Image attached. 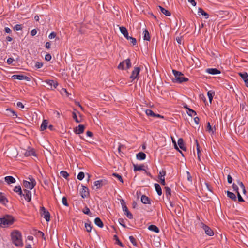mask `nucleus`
Masks as SVG:
<instances>
[{"label": "nucleus", "instance_id": "nucleus-1", "mask_svg": "<svg viewBox=\"0 0 248 248\" xmlns=\"http://www.w3.org/2000/svg\"><path fill=\"white\" fill-rule=\"evenodd\" d=\"M11 236L13 243L16 246L21 247L23 245L22 235L19 231L17 230L13 231L11 233Z\"/></svg>", "mask_w": 248, "mask_h": 248}, {"label": "nucleus", "instance_id": "nucleus-2", "mask_svg": "<svg viewBox=\"0 0 248 248\" xmlns=\"http://www.w3.org/2000/svg\"><path fill=\"white\" fill-rule=\"evenodd\" d=\"M14 219L12 216L6 215L2 218H0V226L5 227L6 226L11 225L14 222Z\"/></svg>", "mask_w": 248, "mask_h": 248}, {"label": "nucleus", "instance_id": "nucleus-3", "mask_svg": "<svg viewBox=\"0 0 248 248\" xmlns=\"http://www.w3.org/2000/svg\"><path fill=\"white\" fill-rule=\"evenodd\" d=\"M30 180L31 182L24 180L23 186L31 190L36 185V181L33 178H30Z\"/></svg>", "mask_w": 248, "mask_h": 248}, {"label": "nucleus", "instance_id": "nucleus-4", "mask_svg": "<svg viewBox=\"0 0 248 248\" xmlns=\"http://www.w3.org/2000/svg\"><path fill=\"white\" fill-rule=\"evenodd\" d=\"M40 212L41 216L45 218L47 222H48L50 220V213L48 211L46 210L44 206L40 207Z\"/></svg>", "mask_w": 248, "mask_h": 248}, {"label": "nucleus", "instance_id": "nucleus-5", "mask_svg": "<svg viewBox=\"0 0 248 248\" xmlns=\"http://www.w3.org/2000/svg\"><path fill=\"white\" fill-rule=\"evenodd\" d=\"M140 70V69L139 67H134V70L132 71L131 75L130 77V78L131 79V81H133L135 79H138Z\"/></svg>", "mask_w": 248, "mask_h": 248}, {"label": "nucleus", "instance_id": "nucleus-6", "mask_svg": "<svg viewBox=\"0 0 248 248\" xmlns=\"http://www.w3.org/2000/svg\"><path fill=\"white\" fill-rule=\"evenodd\" d=\"M108 181L105 179H102L100 180L95 181L94 182V186H96V189H98L100 188L103 186L107 185Z\"/></svg>", "mask_w": 248, "mask_h": 248}, {"label": "nucleus", "instance_id": "nucleus-7", "mask_svg": "<svg viewBox=\"0 0 248 248\" xmlns=\"http://www.w3.org/2000/svg\"><path fill=\"white\" fill-rule=\"evenodd\" d=\"M13 79L18 80H26L27 81L31 80V78L29 77L23 75H14L12 76Z\"/></svg>", "mask_w": 248, "mask_h": 248}, {"label": "nucleus", "instance_id": "nucleus-8", "mask_svg": "<svg viewBox=\"0 0 248 248\" xmlns=\"http://www.w3.org/2000/svg\"><path fill=\"white\" fill-rule=\"evenodd\" d=\"M24 193H22V195L28 202L31 201V192L29 190L24 189Z\"/></svg>", "mask_w": 248, "mask_h": 248}, {"label": "nucleus", "instance_id": "nucleus-9", "mask_svg": "<svg viewBox=\"0 0 248 248\" xmlns=\"http://www.w3.org/2000/svg\"><path fill=\"white\" fill-rule=\"evenodd\" d=\"M82 189L80 192L81 196L83 198L87 197L89 195V189L85 186L82 185Z\"/></svg>", "mask_w": 248, "mask_h": 248}, {"label": "nucleus", "instance_id": "nucleus-10", "mask_svg": "<svg viewBox=\"0 0 248 248\" xmlns=\"http://www.w3.org/2000/svg\"><path fill=\"white\" fill-rule=\"evenodd\" d=\"M45 82L49 85L48 88L50 89H52V87L56 88L58 85V82L53 80H46Z\"/></svg>", "mask_w": 248, "mask_h": 248}, {"label": "nucleus", "instance_id": "nucleus-11", "mask_svg": "<svg viewBox=\"0 0 248 248\" xmlns=\"http://www.w3.org/2000/svg\"><path fill=\"white\" fill-rule=\"evenodd\" d=\"M203 229L204 230L205 233L210 236H212L214 235V232L207 225H203L202 226Z\"/></svg>", "mask_w": 248, "mask_h": 248}, {"label": "nucleus", "instance_id": "nucleus-12", "mask_svg": "<svg viewBox=\"0 0 248 248\" xmlns=\"http://www.w3.org/2000/svg\"><path fill=\"white\" fill-rule=\"evenodd\" d=\"M189 80L188 78L181 76L179 78H174L172 79V81L174 83H182L184 82H187Z\"/></svg>", "mask_w": 248, "mask_h": 248}, {"label": "nucleus", "instance_id": "nucleus-13", "mask_svg": "<svg viewBox=\"0 0 248 248\" xmlns=\"http://www.w3.org/2000/svg\"><path fill=\"white\" fill-rule=\"evenodd\" d=\"M206 71L207 73L212 75L218 74L221 73L220 71L217 68H208L206 69Z\"/></svg>", "mask_w": 248, "mask_h": 248}, {"label": "nucleus", "instance_id": "nucleus-14", "mask_svg": "<svg viewBox=\"0 0 248 248\" xmlns=\"http://www.w3.org/2000/svg\"><path fill=\"white\" fill-rule=\"evenodd\" d=\"M85 128L84 125L80 124L74 130V132L76 134H80L83 133Z\"/></svg>", "mask_w": 248, "mask_h": 248}, {"label": "nucleus", "instance_id": "nucleus-15", "mask_svg": "<svg viewBox=\"0 0 248 248\" xmlns=\"http://www.w3.org/2000/svg\"><path fill=\"white\" fill-rule=\"evenodd\" d=\"M119 29L121 33L127 39L129 36L127 29L123 26L120 27Z\"/></svg>", "mask_w": 248, "mask_h": 248}, {"label": "nucleus", "instance_id": "nucleus-16", "mask_svg": "<svg viewBox=\"0 0 248 248\" xmlns=\"http://www.w3.org/2000/svg\"><path fill=\"white\" fill-rule=\"evenodd\" d=\"M5 181L8 184H10L15 183L16 182V179L11 176H6L4 178Z\"/></svg>", "mask_w": 248, "mask_h": 248}, {"label": "nucleus", "instance_id": "nucleus-17", "mask_svg": "<svg viewBox=\"0 0 248 248\" xmlns=\"http://www.w3.org/2000/svg\"><path fill=\"white\" fill-rule=\"evenodd\" d=\"M141 202L143 204H151L150 199L144 195H142L141 197Z\"/></svg>", "mask_w": 248, "mask_h": 248}, {"label": "nucleus", "instance_id": "nucleus-18", "mask_svg": "<svg viewBox=\"0 0 248 248\" xmlns=\"http://www.w3.org/2000/svg\"><path fill=\"white\" fill-rule=\"evenodd\" d=\"M8 202V200L4 196V194L2 192H0V203L5 205Z\"/></svg>", "mask_w": 248, "mask_h": 248}, {"label": "nucleus", "instance_id": "nucleus-19", "mask_svg": "<svg viewBox=\"0 0 248 248\" xmlns=\"http://www.w3.org/2000/svg\"><path fill=\"white\" fill-rule=\"evenodd\" d=\"M24 155L26 156H36L35 152L33 149H31L29 151H26L24 153Z\"/></svg>", "mask_w": 248, "mask_h": 248}, {"label": "nucleus", "instance_id": "nucleus-20", "mask_svg": "<svg viewBox=\"0 0 248 248\" xmlns=\"http://www.w3.org/2000/svg\"><path fill=\"white\" fill-rule=\"evenodd\" d=\"M165 195L167 198L170 201V197L171 195V191L170 187L166 186L165 187Z\"/></svg>", "mask_w": 248, "mask_h": 248}, {"label": "nucleus", "instance_id": "nucleus-21", "mask_svg": "<svg viewBox=\"0 0 248 248\" xmlns=\"http://www.w3.org/2000/svg\"><path fill=\"white\" fill-rule=\"evenodd\" d=\"M146 156L144 153L141 152L137 154L136 157L138 160H142L145 159Z\"/></svg>", "mask_w": 248, "mask_h": 248}, {"label": "nucleus", "instance_id": "nucleus-22", "mask_svg": "<svg viewBox=\"0 0 248 248\" xmlns=\"http://www.w3.org/2000/svg\"><path fill=\"white\" fill-rule=\"evenodd\" d=\"M178 144L181 149L186 151V148L184 146V141L182 138H180L178 140Z\"/></svg>", "mask_w": 248, "mask_h": 248}, {"label": "nucleus", "instance_id": "nucleus-23", "mask_svg": "<svg viewBox=\"0 0 248 248\" xmlns=\"http://www.w3.org/2000/svg\"><path fill=\"white\" fill-rule=\"evenodd\" d=\"M94 223L100 228H102L104 226L103 222L99 217H96L95 218Z\"/></svg>", "mask_w": 248, "mask_h": 248}, {"label": "nucleus", "instance_id": "nucleus-24", "mask_svg": "<svg viewBox=\"0 0 248 248\" xmlns=\"http://www.w3.org/2000/svg\"><path fill=\"white\" fill-rule=\"evenodd\" d=\"M148 229L150 231H153L156 233L159 232V228L155 225H150V226H149Z\"/></svg>", "mask_w": 248, "mask_h": 248}, {"label": "nucleus", "instance_id": "nucleus-25", "mask_svg": "<svg viewBox=\"0 0 248 248\" xmlns=\"http://www.w3.org/2000/svg\"><path fill=\"white\" fill-rule=\"evenodd\" d=\"M134 166V170L135 171H140V170H145V169H144L143 167H144V165H138L136 164H133Z\"/></svg>", "mask_w": 248, "mask_h": 248}, {"label": "nucleus", "instance_id": "nucleus-26", "mask_svg": "<svg viewBox=\"0 0 248 248\" xmlns=\"http://www.w3.org/2000/svg\"><path fill=\"white\" fill-rule=\"evenodd\" d=\"M155 188L158 195L159 196H161L162 194V192L160 186L158 184L155 183Z\"/></svg>", "mask_w": 248, "mask_h": 248}, {"label": "nucleus", "instance_id": "nucleus-27", "mask_svg": "<svg viewBox=\"0 0 248 248\" xmlns=\"http://www.w3.org/2000/svg\"><path fill=\"white\" fill-rule=\"evenodd\" d=\"M47 125H48L47 121L46 120H44L43 121V122L40 126L41 130L44 131V130H46V128L47 127Z\"/></svg>", "mask_w": 248, "mask_h": 248}, {"label": "nucleus", "instance_id": "nucleus-28", "mask_svg": "<svg viewBox=\"0 0 248 248\" xmlns=\"http://www.w3.org/2000/svg\"><path fill=\"white\" fill-rule=\"evenodd\" d=\"M227 196L229 197L232 200L236 201L237 200L236 195L232 192L227 191Z\"/></svg>", "mask_w": 248, "mask_h": 248}, {"label": "nucleus", "instance_id": "nucleus-29", "mask_svg": "<svg viewBox=\"0 0 248 248\" xmlns=\"http://www.w3.org/2000/svg\"><path fill=\"white\" fill-rule=\"evenodd\" d=\"M143 33H144V36H143L144 40H147V41H150L151 38H150V34H149L148 31L146 29L144 31Z\"/></svg>", "mask_w": 248, "mask_h": 248}, {"label": "nucleus", "instance_id": "nucleus-30", "mask_svg": "<svg viewBox=\"0 0 248 248\" xmlns=\"http://www.w3.org/2000/svg\"><path fill=\"white\" fill-rule=\"evenodd\" d=\"M14 191L17 193L20 196H22V191L20 186H15L14 188Z\"/></svg>", "mask_w": 248, "mask_h": 248}, {"label": "nucleus", "instance_id": "nucleus-31", "mask_svg": "<svg viewBox=\"0 0 248 248\" xmlns=\"http://www.w3.org/2000/svg\"><path fill=\"white\" fill-rule=\"evenodd\" d=\"M214 94H215V92L214 91H211V90L207 92V95L208 96V98H209V101H210V103H212V101L213 100V96H214Z\"/></svg>", "mask_w": 248, "mask_h": 248}, {"label": "nucleus", "instance_id": "nucleus-32", "mask_svg": "<svg viewBox=\"0 0 248 248\" xmlns=\"http://www.w3.org/2000/svg\"><path fill=\"white\" fill-rule=\"evenodd\" d=\"M198 13H201L202 15L205 16V18L207 19L209 18V15L205 12L202 8H198Z\"/></svg>", "mask_w": 248, "mask_h": 248}, {"label": "nucleus", "instance_id": "nucleus-33", "mask_svg": "<svg viewBox=\"0 0 248 248\" xmlns=\"http://www.w3.org/2000/svg\"><path fill=\"white\" fill-rule=\"evenodd\" d=\"M172 73L175 76V78H179L181 76L184 75L182 72L175 70H172Z\"/></svg>", "mask_w": 248, "mask_h": 248}, {"label": "nucleus", "instance_id": "nucleus-34", "mask_svg": "<svg viewBox=\"0 0 248 248\" xmlns=\"http://www.w3.org/2000/svg\"><path fill=\"white\" fill-rule=\"evenodd\" d=\"M239 75L240 76L241 78L243 79L244 82L245 81L248 80V74L246 72L244 73H239Z\"/></svg>", "mask_w": 248, "mask_h": 248}, {"label": "nucleus", "instance_id": "nucleus-35", "mask_svg": "<svg viewBox=\"0 0 248 248\" xmlns=\"http://www.w3.org/2000/svg\"><path fill=\"white\" fill-rule=\"evenodd\" d=\"M82 212H83L84 214H86V215H88V216H89L90 217H92V213H91L90 212V210L89 209V208L86 206L83 210H82Z\"/></svg>", "mask_w": 248, "mask_h": 248}, {"label": "nucleus", "instance_id": "nucleus-36", "mask_svg": "<svg viewBox=\"0 0 248 248\" xmlns=\"http://www.w3.org/2000/svg\"><path fill=\"white\" fill-rule=\"evenodd\" d=\"M186 112L189 116L191 117L196 115V111L190 108H187V111Z\"/></svg>", "mask_w": 248, "mask_h": 248}, {"label": "nucleus", "instance_id": "nucleus-37", "mask_svg": "<svg viewBox=\"0 0 248 248\" xmlns=\"http://www.w3.org/2000/svg\"><path fill=\"white\" fill-rule=\"evenodd\" d=\"M124 64L126 65V69H129L131 66V63L130 59H127L124 61Z\"/></svg>", "mask_w": 248, "mask_h": 248}, {"label": "nucleus", "instance_id": "nucleus-38", "mask_svg": "<svg viewBox=\"0 0 248 248\" xmlns=\"http://www.w3.org/2000/svg\"><path fill=\"white\" fill-rule=\"evenodd\" d=\"M145 112L148 116L155 117V114L151 109H146Z\"/></svg>", "mask_w": 248, "mask_h": 248}, {"label": "nucleus", "instance_id": "nucleus-39", "mask_svg": "<svg viewBox=\"0 0 248 248\" xmlns=\"http://www.w3.org/2000/svg\"><path fill=\"white\" fill-rule=\"evenodd\" d=\"M85 227L86 228V231L87 232H91V230L92 229V226L91 225L90 223H86L85 224Z\"/></svg>", "mask_w": 248, "mask_h": 248}, {"label": "nucleus", "instance_id": "nucleus-40", "mask_svg": "<svg viewBox=\"0 0 248 248\" xmlns=\"http://www.w3.org/2000/svg\"><path fill=\"white\" fill-rule=\"evenodd\" d=\"M60 175H61V176H62V177H63V178H64L66 179L68 178V177L69 175V174L68 173V172L64 170H62L60 172Z\"/></svg>", "mask_w": 248, "mask_h": 248}, {"label": "nucleus", "instance_id": "nucleus-41", "mask_svg": "<svg viewBox=\"0 0 248 248\" xmlns=\"http://www.w3.org/2000/svg\"><path fill=\"white\" fill-rule=\"evenodd\" d=\"M127 39L128 40H129L130 41L131 43L132 44V45L133 46L136 45V44H137V40H136V39L135 38H133V37H131V36H129L127 38Z\"/></svg>", "mask_w": 248, "mask_h": 248}, {"label": "nucleus", "instance_id": "nucleus-42", "mask_svg": "<svg viewBox=\"0 0 248 248\" xmlns=\"http://www.w3.org/2000/svg\"><path fill=\"white\" fill-rule=\"evenodd\" d=\"M114 240L116 241V244H118V245L121 247H123L122 243L120 241L118 237L116 235H115L114 236Z\"/></svg>", "mask_w": 248, "mask_h": 248}, {"label": "nucleus", "instance_id": "nucleus-43", "mask_svg": "<svg viewBox=\"0 0 248 248\" xmlns=\"http://www.w3.org/2000/svg\"><path fill=\"white\" fill-rule=\"evenodd\" d=\"M112 176L116 177L121 183H123V180L121 175H119V174L116 173H113L112 174Z\"/></svg>", "mask_w": 248, "mask_h": 248}, {"label": "nucleus", "instance_id": "nucleus-44", "mask_svg": "<svg viewBox=\"0 0 248 248\" xmlns=\"http://www.w3.org/2000/svg\"><path fill=\"white\" fill-rule=\"evenodd\" d=\"M85 174L83 172H80L78 175V179L79 180H82L84 177Z\"/></svg>", "mask_w": 248, "mask_h": 248}, {"label": "nucleus", "instance_id": "nucleus-45", "mask_svg": "<svg viewBox=\"0 0 248 248\" xmlns=\"http://www.w3.org/2000/svg\"><path fill=\"white\" fill-rule=\"evenodd\" d=\"M14 29L16 31L21 30L22 29V25L21 24H16L14 27Z\"/></svg>", "mask_w": 248, "mask_h": 248}, {"label": "nucleus", "instance_id": "nucleus-46", "mask_svg": "<svg viewBox=\"0 0 248 248\" xmlns=\"http://www.w3.org/2000/svg\"><path fill=\"white\" fill-rule=\"evenodd\" d=\"M62 203L63 204L66 206H68L69 204L67 202V198L65 197H63L62 198Z\"/></svg>", "mask_w": 248, "mask_h": 248}, {"label": "nucleus", "instance_id": "nucleus-47", "mask_svg": "<svg viewBox=\"0 0 248 248\" xmlns=\"http://www.w3.org/2000/svg\"><path fill=\"white\" fill-rule=\"evenodd\" d=\"M129 238L131 243H132L134 245L136 246V240L135 239V238L133 236H129Z\"/></svg>", "mask_w": 248, "mask_h": 248}, {"label": "nucleus", "instance_id": "nucleus-48", "mask_svg": "<svg viewBox=\"0 0 248 248\" xmlns=\"http://www.w3.org/2000/svg\"><path fill=\"white\" fill-rule=\"evenodd\" d=\"M206 128H207V131H209V132H212V133L214 132L213 129L211 127L209 122H208L207 124V126Z\"/></svg>", "mask_w": 248, "mask_h": 248}, {"label": "nucleus", "instance_id": "nucleus-49", "mask_svg": "<svg viewBox=\"0 0 248 248\" xmlns=\"http://www.w3.org/2000/svg\"><path fill=\"white\" fill-rule=\"evenodd\" d=\"M163 14H164L165 16H169L171 15V13L168 10L165 9L164 10H163Z\"/></svg>", "mask_w": 248, "mask_h": 248}, {"label": "nucleus", "instance_id": "nucleus-50", "mask_svg": "<svg viewBox=\"0 0 248 248\" xmlns=\"http://www.w3.org/2000/svg\"><path fill=\"white\" fill-rule=\"evenodd\" d=\"M124 61H123L122 62H121L118 66V68L119 69L123 70L124 69Z\"/></svg>", "mask_w": 248, "mask_h": 248}, {"label": "nucleus", "instance_id": "nucleus-51", "mask_svg": "<svg viewBox=\"0 0 248 248\" xmlns=\"http://www.w3.org/2000/svg\"><path fill=\"white\" fill-rule=\"evenodd\" d=\"M119 223L124 227L125 228L126 226L124 223V221L122 218H119L118 220Z\"/></svg>", "mask_w": 248, "mask_h": 248}, {"label": "nucleus", "instance_id": "nucleus-52", "mask_svg": "<svg viewBox=\"0 0 248 248\" xmlns=\"http://www.w3.org/2000/svg\"><path fill=\"white\" fill-rule=\"evenodd\" d=\"M72 115H73V118L75 120V121L77 122V123H79L80 121L78 120V118H77V114L76 113V112H73L72 113Z\"/></svg>", "mask_w": 248, "mask_h": 248}, {"label": "nucleus", "instance_id": "nucleus-53", "mask_svg": "<svg viewBox=\"0 0 248 248\" xmlns=\"http://www.w3.org/2000/svg\"><path fill=\"white\" fill-rule=\"evenodd\" d=\"M127 217L129 219H132L133 218V215L132 214L128 211V212H126L124 213Z\"/></svg>", "mask_w": 248, "mask_h": 248}, {"label": "nucleus", "instance_id": "nucleus-54", "mask_svg": "<svg viewBox=\"0 0 248 248\" xmlns=\"http://www.w3.org/2000/svg\"><path fill=\"white\" fill-rule=\"evenodd\" d=\"M43 65V63L42 62H36L35 63V66L36 68L39 69L41 68Z\"/></svg>", "mask_w": 248, "mask_h": 248}, {"label": "nucleus", "instance_id": "nucleus-55", "mask_svg": "<svg viewBox=\"0 0 248 248\" xmlns=\"http://www.w3.org/2000/svg\"><path fill=\"white\" fill-rule=\"evenodd\" d=\"M237 196H238V200L239 202H244V199L242 198V197H241L240 193L239 192H238V193H237Z\"/></svg>", "mask_w": 248, "mask_h": 248}, {"label": "nucleus", "instance_id": "nucleus-56", "mask_svg": "<svg viewBox=\"0 0 248 248\" xmlns=\"http://www.w3.org/2000/svg\"><path fill=\"white\" fill-rule=\"evenodd\" d=\"M56 36V34L55 32H51L48 36V37L49 39H53L54 38H55Z\"/></svg>", "mask_w": 248, "mask_h": 248}, {"label": "nucleus", "instance_id": "nucleus-57", "mask_svg": "<svg viewBox=\"0 0 248 248\" xmlns=\"http://www.w3.org/2000/svg\"><path fill=\"white\" fill-rule=\"evenodd\" d=\"M232 188L233 189V190L236 191V192L237 193L238 191V187L237 185L233 183L232 185Z\"/></svg>", "mask_w": 248, "mask_h": 248}, {"label": "nucleus", "instance_id": "nucleus-58", "mask_svg": "<svg viewBox=\"0 0 248 248\" xmlns=\"http://www.w3.org/2000/svg\"><path fill=\"white\" fill-rule=\"evenodd\" d=\"M166 172L165 170H162V171H160L159 172V176L160 177H164V176L166 175Z\"/></svg>", "mask_w": 248, "mask_h": 248}, {"label": "nucleus", "instance_id": "nucleus-59", "mask_svg": "<svg viewBox=\"0 0 248 248\" xmlns=\"http://www.w3.org/2000/svg\"><path fill=\"white\" fill-rule=\"evenodd\" d=\"M187 173V180L191 183H192V177L190 175V173L188 171H187L186 172Z\"/></svg>", "mask_w": 248, "mask_h": 248}, {"label": "nucleus", "instance_id": "nucleus-60", "mask_svg": "<svg viewBox=\"0 0 248 248\" xmlns=\"http://www.w3.org/2000/svg\"><path fill=\"white\" fill-rule=\"evenodd\" d=\"M51 59V56L49 54H47L45 55V60L47 61H49Z\"/></svg>", "mask_w": 248, "mask_h": 248}, {"label": "nucleus", "instance_id": "nucleus-61", "mask_svg": "<svg viewBox=\"0 0 248 248\" xmlns=\"http://www.w3.org/2000/svg\"><path fill=\"white\" fill-rule=\"evenodd\" d=\"M232 178L231 177V176L230 175H228L227 176V181H228V183H229V184H231L232 182Z\"/></svg>", "mask_w": 248, "mask_h": 248}, {"label": "nucleus", "instance_id": "nucleus-62", "mask_svg": "<svg viewBox=\"0 0 248 248\" xmlns=\"http://www.w3.org/2000/svg\"><path fill=\"white\" fill-rule=\"evenodd\" d=\"M160 183L162 185L165 186L166 185V182L165 181V178L164 177H160Z\"/></svg>", "mask_w": 248, "mask_h": 248}, {"label": "nucleus", "instance_id": "nucleus-63", "mask_svg": "<svg viewBox=\"0 0 248 248\" xmlns=\"http://www.w3.org/2000/svg\"><path fill=\"white\" fill-rule=\"evenodd\" d=\"M14 61V60L13 58H9L7 59V62L8 64H11Z\"/></svg>", "mask_w": 248, "mask_h": 248}, {"label": "nucleus", "instance_id": "nucleus-64", "mask_svg": "<svg viewBox=\"0 0 248 248\" xmlns=\"http://www.w3.org/2000/svg\"><path fill=\"white\" fill-rule=\"evenodd\" d=\"M37 33V31L36 29H33L31 31V34L32 36H35Z\"/></svg>", "mask_w": 248, "mask_h": 248}]
</instances>
